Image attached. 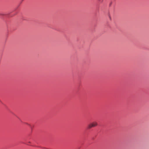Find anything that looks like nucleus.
<instances>
[{"instance_id":"f257e3e1","label":"nucleus","mask_w":149,"mask_h":149,"mask_svg":"<svg viewBox=\"0 0 149 149\" xmlns=\"http://www.w3.org/2000/svg\"><path fill=\"white\" fill-rule=\"evenodd\" d=\"M97 125L98 123L96 122H93L88 125V128L89 129H91L92 127H94L97 126Z\"/></svg>"},{"instance_id":"f03ea898","label":"nucleus","mask_w":149,"mask_h":149,"mask_svg":"<svg viewBox=\"0 0 149 149\" xmlns=\"http://www.w3.org/2000/svg\"><path fill=\"white\" fill-rule=\"evenodd\" d=\"M99 1L101 2H102L103 1V0H99Z\"/></svg>"},{"instance_id":"7ed1b4c3","label":"nucleus","mask_w":149,"mask_h":149,"mask_svg":"<svg viewBox=\"0 0 149 149\" xmlns=\"http://www.w3.org/2000/svg\"><path fill=\"white\" fill-rule=\"evenodd\" d=\"M109 18H110V19H111V17H109Z\"/></svg>"}]
</instances>
